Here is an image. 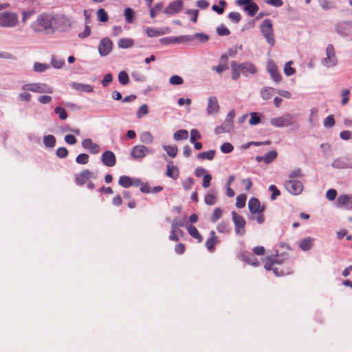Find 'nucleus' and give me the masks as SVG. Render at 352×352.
I'll return each mask as SVG.
<instances>
[{
    "label": "nucleus",
    "instance_id": "1",
    "mask_svg": "<svg viewBox=\"0 0 352 352\" xmlns=\"http://www.w3.org/2000/svg\"><path fill=\"white\" fill-rule=\"evenodd\" d=\"M67 24L68 21L63 16L43 13L31 23L30 28L34 32L49 34L55 30H64Z\"/></svg>",
    "mask_w": 352,
    "mask_h": 352
},
{
    "label": "nucleus",
    "instance_id": "2",
    "mask_svg": "<svg viewBox=\"0 0 352 352\" xmlns=\"http://www.w3.org/2000/svg\"><path fill=\"white\" fill-rule=\"evenodd\" d=\"M19 24V16L16 12L4 11L0 12V27L15 28Z\"/></svg>",
    "mask_w": 352,
    "mask_h": 352
},
{
    "label": "nucleus",
    "instance_id": "3",
    "mask_svg": "<svg viewBox=\"0 0 352 352\" xmlns=\"http://www.w3.org/2000/svg\"><path fill=\"white\" fill-rule=\"evenodd\" d=\"M261 30L267 42L272 45H274L275 41L272 20L269 19L264 20L261 25Z\"/></svg>",
    "mask_w": 352,
    "mask_h": 352
},
{
    "label": "nucleus",
    "instance_id": "4",
    "mask_svg": "<svg viewBox=\"0 0 352 352\" xmlns=\"http://www.w3.org/2000/svg\"><path fill=\"white\" fill-rule=\"evenodd\" d=\"M22 89L36 93L52 94L54 91V89L51 86L45 83L27 84L23 85Z\"/></svg>",
    "mask_w": 352,
    "mask_h": 352
},
{
    "label": "nucleus",
    "instance_id": "5",
    "mask_svg": "<svg viewBox=\"0 0 352 352\" xmlns=\"http://www.w3.org/2000/svg\"><path fill=\"white\" fill-rule=\"evenodd\" d=\"M232 221L234 225L236 234L243 236L245 234L246 221L243 216L239 214L235 211L232 212Z\"/></svg>",
    "mask_w": 352,
    "mask_h": 352
},
{
    "label": "nucleus",
    "instance_id": "6",
    "mask_svg": "<svg viewBox=\"0 0 352 352\" xmlns=\"http://www.w3.org/2000/svg\"><path fill=\"white\" fill-rule=\"evenodd\" d=\"M294 122V119L290 114H285L283 116L272 118L270 124L275 127H285L292 125Z\"/></svg>",
    "mask_w": 352,
    "mask_h": 352
},
{
    "label": "nucleus",
    "instance_id": "7",
    "mask_svg": "<svg viewBox=\"0 0 352 352\" xmlns=\"http://www.w3.org/2000/svg\"><path fill=\"white\" fill-rule=\"evenodd\" d=\"M326 56V58L322 61V64L327 67H335L337 65V58L333 45L329 44L327 45Z\"/></svg>",
    "mask_w": 352,
    "mask_h": 352
},
{
    "label": "nucleus",
    "instance_id": "8",
    "mask_svg": "<svg viewBox=\"0 0 352 352\" xmlns=\"http://www.w3.org/2000/svg\"><path fill=\"white\" fill-rule=\"evenodd\" d=\"M285 187L293 195H300L303 190L302 182L296 179H288L285 184Z\"/></svg>",
    "mask_w": 352,
    "mask_h": 352
},
{
    "label": "nucleus",
    "instance_id": "9",
    "mask_svg": "<svg viewBox=\"0 0 352 352\" xmlns=\"http://www.w3.org/2000/svg\"><path fill=\"white\" fill-rule=\"evenodd\" d=\"M94 174L88 169L81 170L75 175V182L78 186H82L91 179H94Z\"/></svg>",
    "mask_w": 352,
    "mask_h": 352
},
{
    "label": "nucleus",
    "instance_id": "10",
    "mask_svg": "<svg viewBox=\"0 0 352 352\" xmlns=\"http://www.w3.org/2000/svg\"><path fill=\"white\" fill-rule=\"evenodd\" d=\"M113 43L108 37L103 38L99 43L98 52L102 56L108 55L112 50Z\"/></svg>",
    "mask_w": 352,
    "mask_h": 352
},
{
    "label": "nucleus",
    "instance_id": "11",
    "mask_svg": "<svg viewBox=\"0 0 352 352\" xmlns=\"http://www.w3.org/2000/svg\"><path fill=\"white\" fill-rule=\"evenodd\" d=\"M191 39V38L188 36H186L184 35L178 36H170V37H164L162 38L160 40V42L162 45H170V44H175V43H186L189 42V41Z\"/></svg>",
    "mask_w": 352,
    "mask_h": 352
},
{
    "label": "nucleus",
    "instance_id": "12",
    "mask_svg": "<svg viewBox=\"0 0 352 352\" xmlns=\"http://www.w3.org/2000/svg\"><path fill=\"white\" fill-rule=\"evenodd\" d=\"M149 149L144 145L135 146L131 152V156L135 159H142L149 154Z\"/></svg>",
    "mask_w": 352,
    "mask_h": 352
},
{
    "label": "nucleus",
    "instance_id": "13",
    "mask_svg": "<svg viewBox=\"0 0 352 352\" xmlns=\"http://www.w3.org/2000/svg\"><path fill=\"white\" fill-rule=\"evenodd\" d=\"M183 8V1L176 0L171 2L169 5L164 10V13L172 15L175 13L179 12Z\"/></svg>",
    "mask_w": 352,
    "mask_h": 352
},
{
    "label": "nucleus",
    "instance_id": "14",
    "mask_svg": "<svg viewBox=\"0 0 352 352\" xmlns=\"http://www.w3.org/2000/svg\"><path fill=\"white\" fill-rule=\"evenodd\" d=\"M103 164L108 167H113L116 164V157L111 151H104L101 155Z\"/></svg>",
    "mask_w": 352,
    "mask_h": 352
},
{
    "label": "nucleus",
    "instance_id": "15",
    "mask_svg": "<svg viewBox=\"0 0 352 352\" xmlns=\"http://www.w3.org/2000/svg\"><path fill=\"white\" fill-rule=\"evenodd\" d=\"M82 146L84 149L89 151L90 153L94 155L98 154L100 151V145L93 142L89 138H86L82 140Z\"/></svg>",
    "mask_w": 352,
    "mask_h": 352
},
{
    "label": "nucleus",
    "instance_id": "16",
    "mask_svg": "<svg viewBox=\"0 0 352 352\" xmlns=\"http://www.w3.org/2000/svg\"><path fill=\"white\" fill-rule=\"evenodd\" d=\"M238 65L241 69V73L245 76H248L249 74H255L257 72L256 66L250 62L238 63Z\"/></svg>",
    "mask_w": 352,
    "mask_h": 352
},
{
    "label": "nucleus",
    "instance_id": "17",
    "mask_svg": "<svg viewBox=\"0 0 352 352\" xmlns=\"http://www.w3.org/2000/svg\"><path fill=\"white\" fill-rule=\"evenodd\" d=\"M277 152L275 151H270L264 155H258L256 157V160L258 162H264L265 164H269L274 161L277 157Z\"/></svg>",
    "mask_w": 352,
    "mask_h": 352
},
{
    "label": "nucleus",
    "instance_id": "18",
    "mask_svg": "<svg viewBox=\"0 0 352 352\" xmlns=\"http://www.w3.org/2000/svg\"><path fill=\"white\" fill-rule=\"evenodd\" d=\"M338 207H345L346 209H352V195H341L337 199Z\"/></svg>",
    "mask_w": 352,
    "mask_h": 352
},
{
    "label": "nucleus",
    "instance_id": "19",
    "mask_svg": "<svg viewBox=\"0 0 352 352\" xmlns=\"http://www.w3.org/2000/svg\"><path fill=\"white\" fill-rule=\"evenodd\" d=\"M210 236L206 241V247L210 252L215 250V245L218 243V237L214 230L210 231Z\"/></svg>",
    "mask_w": 352,
    "mask_h": 352
},
{
    "label": "nucleus",
    "instance_id": "20",
    "mask_svg": "<svg viewBox=\"0 0 352 352\" xmlns=\"http://www.w3.org/2000/svg\"><path fill=\"white\" fill-rule=\"evenodd\" d=\"M248 208L252 214H256V212L261 211V210L265 209L264 206H261L259 200L254 197H252L249 200Z\"/></svg>",
    "mask_w": 352,
    "mask_h": 352
},
{
    "label": "nucleus",
    "instance_id": "21",
    "mask_svg": "<svg viewBox=\"0 0 352 352\" xmlns=\"http://www.w3.org/2000/svg\"><path fill=\"white\" fill-rule=\"evenodd\" d=\"M219 106L217 98L216 97H210L207 107V112L208 114L217 113L219 111Z\"/></svg>",
    "mask_w": 352,
    "mask_h": 352
},
{
    "label": "nucleus",
    "instance_id": "22",
    "mask_svg": "<svg viewBox=\"0 0 352 352\" xmlns=\"http://www.w3.org/2000/svg\"><path fill=\"white\" fill-rule=\"evenodd\" d=\"M166 175L168 177H170L173 179H177L179 176V171L177 166L173 164V162H170L167 164L166 167Z\"/></svg>",
    "mask_w": 352,
    "mask_h": 352
},
{
    "label": "nucleus",
    "instance_id": "23",
    "mask_svg": "<svg viewBox=\"0 0 352 352\" xmlns=\"http://www.w3.org/2000/svg\"><path fill=\"white\" fill-rule=\"evenodd\" d=\"M241 258L245 263H248L249 265H251L252 266H258L259 265V263L257 260V258L251 253L250 252H243L241 255Z\"/></svg>",
    "mask_w": 352,
    "mask_h": 352
},
{
    "label": "nucleus",
    "instance_id": "24",
    "mask_svg": "<svg viewBox=\"0 0 352 352\" xmlns=\"http://www.w3.org/2000/svg\"><path fill=\"white\" fill-rule=\"evenodd\" d=\"M71 87L72 89L80 92L91 93L94 91L93 87L88 84L72 82Z\"/></svg>",
    "mask_w": 352,
    "mask_h": 352
},
{
    "label": "nucleus",
    "instance_id": "25",
    "mask_svg": "<svg viewBox=\"0 0 352 352\" xmlns=\"http://www.w3.org/2000/svg\"><path fill=\"white\" fill-rule=\"evenodd\" d=\"M267 70L270 74L271 78L276 82H279L281 80V75L280 74L275 65H268Z\"/></svg>",
    "mask_w": 352,
    "mask_h": 352
},
{
    "label": "nucleus",
    "instance_id": "26",
    "mask_svg": "<svg viewBox=\"0 0 352 352\" xmlns=\"http://www.w3.org/2000/svg\"><path fill=\"white\" fill-rule=\"evenodd\" d=\"M276 263H278V261L276 260L272 259V258H267L265 259L264 267L267 271L273 270L274 274L276 276H281V275H283V272L281 274H279L278 272L277 268H274L273 267L274 264H276Z\"/></svg>",
    "mask_w": 352,
    "mask_h": 352
},
{
    "label": "nucleus",
    "instance_id": "27",
    "mask_svg": "<svg viewBox=\"0 0 352 352\" xmlns=\"http://www.w3.org/2000/svg\"><path fill=\"white\" fill-rule=\"evenodd\" d=\"M187 230L189 233V234L196 239L197 240V241L199 243H201L203 240V237L201 235V234L199 233V232L198 231V230L196 228V227H195L194 226H188L187 227Z\"/></svg>",
    "mask_w": 352,
    "mask_h": 352
},
{
    "label": "nucleus",
    "instance_id": "28",
    "mask_svg": "<svg viewBox=\"0 0 352 352\" xmlns=\"http://www.w3.org/2000/svg\"><path fill=\"white\" fill-rule=\"evenodd\" d=\"M314 239L311 237H306L302 239L300 243V248L304 251L309 250L313 246Z\"/></svg>",
    "mask_w": 352,
    "mask_h": 352
},
{
    "label": "nucleus",
    "instance_id": "29",
    "mask_svg": "<svg viewBox=\"0 0 352 352\" xmlns=\"http://www.w3.org/2000/svg\"><path fill=\"white\" fill-rule=\"evenodd\" d=\"M134 41L132 38H124L119 40L118 45L120 48L126 49L133 47Z\"/></svg>",
    "mask_w": 352,
    "mask_h": 352
},
{
    "label": "nucleus",
    "instance_id": "30",
    "mask_svg": "<svg viewBox=\"0 0 352 352\" xmlns=\"http://www.w3.org/2000/svg\"><path fill=\"white\" fill-rule=\"evenodd\" d=\"M217 230L219 232L227 234L231 230V227L228 221H223L217 226Z\"/></svg>",
    "mask_w": 352,
    "mask_h": 352
},
{
    "label": "nucleus",
    "instance_id": "31",
    "mask_svg": "<svg viewBox=\"0 0 352 352\" xmlns=\"http://www.w3.org/2000/svg\"><path fill=\"white\" fill-rule=\"evenodd\" d=\"M215 153L214 150H210L208 151L199 153L197 155V158L201 160H212L214 158Z\"/></svg>",
    "mask_w": 352,
    "mask_h": 352
},
{
    "label": "nucleus",
    "instance_id": "32",
    "mask_svg": "<svg viewBox=\"0 0 352 352\" xmlns=\"http://www.w3.org/2000/svg\"><path fill=\"white\" fill-rule=\"evenodd\" d=\"M140 140L142 143L150 144L153 142V136L148 131H144L140 135Z\"/></svg>",
    "mask_w": 352,
    "mask_h": 352
},
{
    "label": "nucleus",
    "instance_id": "33",
    "mask_svg": "<svg viewBox=\"0 0 352 352\" xmlns=\"http://www.w3.org/2000/svg\"><path fill=\"white\" fill-rule=\"evenodd\" d=\"M118 184L124 188H129L133 185V180L131 177L126 175L120 177Z\"/></svg>",
    "mask_w": 352,
    "mask_h": 352
},
{
    "label": "nucleus",
    "instance_id": "34",
    "mask_svg": "<svg viewBox=\"0 0 352 352\" xmlns=\"http://www.w3.org/2000/svg\"><path fill=\"white\" fill-rule=\"evenodd\" d=\"M232 78L233 80H237L241 75V71L238 65V63L233 61L231 63Z\"/></svg>",
    "mask_w": 352,
    "mask_h": 352
},
{
    "label": "nucleus",
    "instance_id": "35",
    "mask_svg": "<svg viewBox=\"0 0 352 352\" xmlns=\"http://www.w3.org/2000/svg\"><path fill=\"white\" fill-rule=\"evenodd\" d=\"M244 10L248 12L250 16H254L258 10V6L256 3L252 1L250 4L244 7Z\"/></svg>",
    "mask_w": 352,
    "mask_h": 352
},
{
    "label": "nucleus",
    "instance_id": "36",
    "mask_svg": "<svg viewBox=\"0 0 352 352\" xmlns=\"http://www.w3.org/2000/svg\"><path fill=\"white\" fill-rule=\"evenodd\" d=\"M185 36L191 38V39L189 41H191L194 39H197L201 43H206L209 39V36L204 33H196L194 35H185Z\"/></svg>",
    "mask_w": 352,
    "mask_h": 352
},
{
    "label": "nucleus",
    "instance_id": "37",
    "mask_svg": "<svg viewBox=\"0 0 352 352\" xmlns=\"http://www.w3.org/2000/svg\"><path fill=\"white\" fill-rule=\"evenodd\" d=\"M188 137V132L187 130L185 129H180L176 131L174 135L173 138L176 141L186 140Z\"/></svg>",
    "mask_w": 352,
    "mask_h": 352
},
{
    "label": "nucleus",
    "instance_id": "38",
    "mask_svg": "<svg viewBox=\"0 0 352 352\" xmlns=\"http://www.w3.org/2000/svg\"><path fill=\"white\" fill-rule=\"evenodd\" d=\"M332 166L337 168H349L352 167V166L342 159L335 160L332 163Z\"/></svg>",
    "mask_w": 352,
    "mask_h": 352
},
{
    "label": "nucleus",
    "instance_id": "39",
    "mask_svg": "<svg viewBox=\"0 0 352 352\" xmlns=\"http://www.w3.org/2000/svg\"><path fill=\"white\" fill-rule=\"evenodd\" d=\"M43 143L46 147L53 148L56 144V138L52 135H45L43 138Z\"/></svg>",
    "mask_w": 352,
    "mask_h": 352
},
{
    "label": "nucleus",
    "instance_id": "40",
    "mask_svg": "<svg viewBox=\"0 0 352 352\" xmlns=\"http://www.w3.org/2000/svg\"><path fill=\"white\" fill-rule=\"evenodd\" d=\"M204 202L206 205L212 206L217 202V196L214 192H210L205 195Z\"/></svg>",
    "mask_w": 352,
    "mask_h": 352
},
{
    "label": "nucleus",
    "instance_id": "41",
    "mask_svg": "<svg viewBox=\"0 0 352 352\" xmlns=\"http://www.w3.org/2000/svg\"><path fill=\"white\" fill-rule=\"evenodd\" d=\"M146 34L148 37H157L164 34V32L160 30L148 27L146 28Z\"/></svg>",
    "mask_w": 352,
    "mask_h": 352
},
{
    "label": "nucleus",
    "instance_id": "42",
    "mask_svg": "<svg viewBox=\"0 0 352 352\" xmlns=\"http://www.w3.org/2000/svg\"><path fill=\"white\" fill-rule=\"evenodd\" d=\"M274 89L272 87H266L261 90V96L265 100H269L273 95Z\"/></svg>",
    "mask_w": 352,
    "mask_h": 352
},
{
    "label": "nucleus",
    "instance_id": "43",
    "mask_svg": "<svg viewBox=\"0 0 352 352\" xmlns=\"http://www.w3.org/2000/svg\"><path fill=\"white\" fill-rule=\"evenodd\" d=\"M135 12L133 9L127 8L124 10V16L126 23H131L133 21Z\"/></svg>",
    "mask_w": 352,
    "mask_h": 352
},
{
    "label": "nucleus",
    "instance_id": "44",
    "mask_svg": "<svg viewBox=\"0 0 352 352\" xmlns=\"http://www.w3.org/2000/svg\"><path fill=\"white\" fill-rule=\"evenodd\" d=\"M163 148L170 157H176L178 152V148L176 146H164Z\"/></svg>",
    "mask_w": 352,
    "mask_h": 352
},
{
    "label": "nucleus",
    "instance_id": "45",
    "mask_svg": "<svg viewBox=\"0 0 352 352\" xmlns=\"http://www.w3.org/2000/svg\"><path fill=\"white\" fill-rule=\"evenodd\" d=\"M118 80L122 85H126L129 82V77L125 71H122L118 74Z\"/></svg>",
    "mask_w": 352,
    "mask_h": 352
},
{
    "label": "nucleus",
    "instance_id": "46",
    "mask_svg": "<svg viewBox=\"0 0 352 352\" xmlns=\"http://www.w3.org/2000/svg\"><path fill=\"white\" fill-rule=\"evenodd\" d=\"M223 215V210L220 208H215L210 218L212 223L217 221Z\"/></svg>",
    "mask_w": 352,
    "mask_h": 352
},
{
    "label": "nucleus",
    "instance_id": "47",
    "mask_svg": "<svg viewBox=\"0 0 352 352\" xmlns=\"http://www.w3.org/2000/svg\"><path fill=\"white\" fill-rule=\"evenodd\" d=\"M89 159V155L86 153H80L76 157V162L78 164H86Z\"/></svg>",
    "mask_w": 352,
    "mask_h": 352
},
{
    "label": "nucleus",
    "instance_id": "48",
    "mask_svg": "<svg viewBox=\"0 0 352 352\" xmlns=\"http://www.w3.org/2000/svg\"><path fill=\"white\" fill-rule=\"evenodd\" d=\"M97 17L101 22H107L109 19L108 14L103 8H100L97 11Z\"/></svg>",
    "mask_w": 352,
    "mask_h": 352
},
{
    "label": "nucleus",
    "instance_id": "49",
    "mask_svg": "<svg viewBox=\"0 0 352 352\" xmlns=\"http://www.w3.org/2000/svg\"><path fill=\"white\" fill-rule=\"evenodd\" d=\"M163 8V3L162 2L157 3L155 7L150 8V15L151 18H154L158 12L161 11Z\"/></svg>",
    "mask_w": 352,
    "mask_h": 352
},
{
    "label": "nucleus",
    "instance_id": "50",
    "mask_svg": "<svg viewBox=\"0 0 352 352\" xmlns=\"http://www.w3.org/2000/svg\"><path fill=\"white\" fill-rule=\"evenodd\" d=\"M169 82L173 85H180L184 83V79L179 76L174 75L170 78Z\"/></svg>",
    "mask_w": 352,
    "mask_h": 352
},
{
    "label": "nucleus",
    "instance_id": "51",
    "mask_svg": "<svg viewBox=\"0 0 352 352\" xmlns=\"http://www.w3.org/2000/svg\"><path fill=\"white\" fill-rule=\"evenodd\" d=\"M323 125L326 128H331L335 125V120L333 116H328L324 119Z\"/></svg>",
    "mask_w": 352,
    "mask_h": 352
},
{
    "label": "nucleus",
    "instance_id": "52",
    "mask_svg": "<svg viewBox=\"0 0 352 352\" xmlns=\"http://www.w3.org/2000/svg\"><path fill=\"white\" fill-rule=\"evenodd\" d=\"M54 112L58 115L60 119L66 120L67 118V113L65 109L61 107H56L54 109Z\"/></svg>",
    "mask_w": 352,
    "mask_h": 352
},
{
    "label": "nucleus",
    "instance_id": "53",
    "mask_svg": "<svg viewBox=\"0 0 352 352\" xmlns=\"http://www.w3.org/2000/svg\"><path fill=\"white\" fill-rule=\"evenodd\" d=\"M148 113V107L146 104H142L138 109L137 111V117L138 118H142L143 116L147 115Z\"/></svg>",
    "mask_w": 352,
    "mask_h": 352
},
{
    "label": "nucleus",
    "instance_id": "54",
    "mask_svg": "<svg viewBox=\"0 0 352 352\" xmlns=\"http://www.w3.org/2000/svg\"><path fill=\"white\" fill-rule=\"evenodd\" d=\"M219 4L221 6V7L216 5V4H214L212 6V9L215 11L216 12H217L219 14H221L223 13L224 12V6L226 5V2L224 1V0H221L219 1Z\"/></svg>",
    "mask_w": 352,
    "mask_h": 352
},
{
    "label": "nucleus",
    "instance_id": "55",
    "mask_svg": "<svg viewBox=\"0 0 352 352\" xmlns=\"http://www.w3.org/2000/svg\"><path fill=\"white\" fill-rule=\"evenodd\" d=\"M292 64V61L287 62L284 67V72L286 76H290L295 74L296 70L294 68L291 67V65Z\"/></svg>",
    "mask_w": 352,
    "mask_h": 352
},
{
    "label": "nucleus",
    "instance_id": "56",
    "mask_svg": "<svg viewBox=\"0 0 352 352\" xmlns=\"http://www.w3.org/2000/svg\"><path fill=\"white\" fill-rule=\"evenodd\" d=\"M220 149L223 153H230L234 150V146L229 142H225L221 144Z\"/></svg>",
    "mask_w": 352,
    "mask_h": 352
},
{
    "label": "nucleus",
    "instance_id": "57",
    "mask_svg": "<svg viewBox=\"0 0 352 352\" xmlns=\"http://www.w3.org/2000/svg\"><path fill=\"white\" fill-rule=\"evenodd\" d=\"M246 196L244 195H239L236 197V206L238 208H243L245 206Z\"/></svg>",
    "mask_w": 352,
    "mask_h": 352
},
{
    "label": "nucleus",
    "instance_id": "58",
    "mask_svg": "<svg viewBox=\"0 0 352 352\" xmlns=\"http://www.w3.org/2000/svg\"><path fill=\"white\" fill-rule=\"evenodd\" d=\"M217 32L219 36H228L230 34V31L223 24L217 28Z\"/></svg>",
    "mask_w": 352,
    "mask_h": 352
},
{
    "label": "nucleus",
    "instance_id": "59",
    "mask_svg": "<svg viewBox=\"0 0 352 352\" xmlns=\"http://www.w3.org/2000/svg\"><path fill=\"white\" fill-rule=\"evenodd\" d=\"M170 235H169V240L170 241H179V237L177 236V234H178V230L179 229L177 228H175V227H173V226H170Z\"/></svg>",
    "mask_w": 352,
    "mask_h": 352
},
{
    "label": "nucleus",
    "instance_id": "60",
    "mask_svg": "<svg viewBox=\"0 0 352 352\" xmlns=\"http://www.w3.org/2000/svg\"><path fill=\"white\" fill-rule=\"evenodd\" d=\"M228 18L234 23H237L240 21L241 16L239 12H232L229 14Z\"/></svg>",
    "mask_w": 352,
    "mask_h": 352
},
{
    "label": "nucleus",
    "instance_id": "61",
    "mask_svg": "<svg viewBox=\"0 0 352 352\" xmlns=\"http://www.w3.org/2000/svg\"><path fill=\"white\" fill-rule=\"evenodd\" d=\"M193 184V179L192 177H188L183 181L182 186L186 190H188L192 188Z\"/></svg>",
    "mask_w": 352,
    "mask_h": 352
},
{
    "label": "nucleus",
    "instance_id": "62",
    "mask_svg": "<svg viewBox=\"0 0 352 352\" xmlns=\"http://www.w3.org/2000/svg\"><path fill=\"white\" fill-rule=\"evenodd\" d=\"M199 139H201V135L199 132L195 129H192L190 131V142L194 143L196 141V140Z\"/></svg>",
    "mask_w": 352,
    "mask_h": 352
},
{
    "label": "nucleus",
    "instance_id": "63",
    "mask_svg": "<svg viewBox=\"0 0 352 352\" xmlns=\"http://www.w3.org/2000/svg\"><path fill=\"white\" fill-rule=\"evenodd\" d=\"M349 94L350 91L349 89H345L342 91L341 96L342 98L341 103L342 105H345L348 103Z\"/></svg>",
    "mask_w": 352,
    "mask_h": 352
},
{
    "label": "nucleus",
    "instance_id": "64",
    "mask_svg": "<svg viewBox=\"0 0 352 352\" xmlns=\"http://www.w3.org/2000/svg\"><path fill=\"white\" fill-rule=\"evenodd\" d=\"M57 157L60 158H65L68 155V151L65 147H59L56 151Z\"/></svg>",
    "mask_w": 352,
    "mask_h": 352
}]
</instances>
